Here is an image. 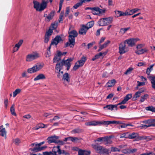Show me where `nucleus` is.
I'll list each match as a JSON object with an SVG mask.
<instances>
[{
	"instance_id": "40",
	"label": "nucleus",
	"mask_w": 155,
	"mask_h": 155,
	"mask_svg": "<svg viewBox=\"0 0 155 155\" xmlns=\"http://www.w3.org/2000/svg\"><path fill=\"white\" fill-rule=\"evenodd\" d=\"M53 1V0H42V2L46 8L47 3L49 2L52 3Z\"/></svg>"
},
{
	"instance_id": "21",
	"label": "nucleus",
	"mask_w": 155,
	"mask_h": 155,
	"mask_svg": "<svg viewBox=\"0 0 155 155\" xmlns=\"http://www.w3.org/2000/svg\"><path fill=\"white\" fill-rule=\"evenodd\" d=\"M86 60V58L84 56H83L81 58L80 60L78 61L77 62H78V64H80L81 67H82L84 64Z\"/></svg>"
},
{
	"instance_id": "18",
	"label": "nucleus",
	"mask_w": 155,
	"mask_h": 155,
	"mask_svg": "<svg viewBox=\"0 0 155 155\" xmlns=\"http://www.w3.org/2000/svg\"><path fill=\"white\" fill-rule=\"evenodd\" d=\"M0 135L2 137H6V132L5 128H3V126H0Z\"/></svg>"
},
{
	"instance_id": "46",
	"label": "nucleus",
	"mask_w": 155,
	"mask_h": 155,
	"mask_svg": "<svg viewBox=\"0 0 155 155\" xmlns=\"http://www.w3.org/2000/svg\"><path fill=\"white\" fill-rule=\"evenodd\" d=\"M59 154L60 155H69V153L66 151H65L64 150H61V151L59 153Z\"/></svg>"
},
{
	"instance_id": "27",
	"label": "nucleus",
	"mask_w": 155,
	"mask_h": 155,
	"mask_svg": "<svg viewBox=\"0 0 155 155\" xmlns=\"http://www.w3.org/2000/svg\"><path fill=\"white\" fill-rule=\"evenodd\" d=\"M58 21H55L54 23L51 24L49 28H51L53 31V30H56L58 27Z\"/></svg>"
},
{
	"instance_id": "10",
	"label": "nucleus",
	"mask_w": 155,
	"mask_h": 155,
	"mask_svg": "<svg viewBox=\"0 0 155 155\" xmlns=\"http://www.w3.org/2000/svg\"><path fill=\"white\" fill-rule=\"evenodd\" d=\"M111 137V136H106L104 137H99L96 140H94L95 142H96L97 141L98 142H107V143H105V144H108V142L110 141V139Z\"/></svg>"
},
{
	"instance_id": "42",
	"label": "nucleus",
	"mask_w": 155,
	"mask_h": 155,
	"mask_svg": "<svg viewBox=\"0 0 155 155\" xmlns=\"http://www.w3.org/2000/svg\"><path fill=\"white\" fill-rule=\"evenodd\" d=\"M121 152L125 154L130 153H131V150L129 149H126L122 150Z\"/></svg>"
},
{
	"instance_id": "43",
	"label": "nucleus",
	"mask_w": 155,
	"mask_h": 155,
	"mask_svg": "<svg viewBox=\"0 0 155 155\" xmlns=\"http://www.w3.org/2000/svg\"><path fill=\"white\" fill-rule=\"evenodd\" d=\"M140 95V94L139 93L137 92L135 94V95L134 97L133 98V100L135 101L137 100V98H139Z\"/></svg>"
},
{
	"instance_id": "23",
	"label": "nucleus",
	"mask_w": 155,
	"mask_h": 155,
	"mask_svg": "<svg viewBox=\"0 0 155 155\" xmlns=\"http://www.w3.org/2000/svg\"><path fill=\"white\" fill-rule=\"evenodd\" d=\"M116 82V80L115 79H113L109 81L107 83V84L108 87H111L114 86Z\"/></svg>"
},
{
	"instance_id": "17",
	"label": "nucleus",
	"mask_w": 155,
	"mask_h": 155,
	"mask_svg": "<svg viewBox=\"0 0 155 155\" xmlns=\"http://www.w3.org/2000/svg\"><path fill=\"white\" fill-rule=\"evenodd\" d=\"M60 146H58L56 147H53L52 152V154L53 155H56L57 153H58L59 154V153L61 151V149H60Z\"/></svg>"
},
{
	"instance_id": "15",
	"label": "nucleus",
	"mask_w": 155,
	"mask_h": 155,
	"mask_svg": "<svg viewBox=\"0 0 155 155\" xmlns=\"http://www.w3.org/2000/svg\"><path fill=\"white\" fill-rule=\"evenodd\" d=\"M88 30V28L86 27V26L83 25L79 31V33L81 35H85Z\"/></svg>"
},
{
	"instance_id": "19",
	"label": "nucleus",
	"mask_w": 155,
	"mask_h": 155,
	"mask_svg": "<svg viewBox=\"0 0 155 155\" xmlns=\"http://www.w3.org/2000/svg\"><path fill=\"white\" fill-rule=\"evenodd\" d=\"M55 13V12L54 11H52L50 12V13L48 15L47 18L46 19V21H49L51 20H52L54 16Z\"/></svg>"
},
{
	"instance_id": "12",
	"label": "nucleus",
	"mask_w": 155,
	"mask_h": 155,
	"mask_svg": "<svg viewBox=\"0 0 155 155\" xmlns=\"http://www.w3.org/2000/svg\"><path fill=\"white\" fill-rule=\"evenodd\" d=\"M132 97V94H131L127 95L124 98V100L122 101L120 103L118 104L121 105L122 104H125Z\"/></svg>"
},
{
	"instance_id": "30",
	"label": "nucleus",
	"mask_w": 155,
	"mask_h": 155,
	"mask_svg": "<svg viewBox=\"0 0 155 155\" xmlns=\"http://www.w3.org/2000/svg\"><path fill=\"white\" fill-rule=\"evenodd\" d=\"M82 139L80 138L77 137H71L70 140L74 143H76L81 140Z\"/></svg>"
},
{
	"instance_id": "39",
	"label": "nucleus",
	"mask_w": 155,
	"mask_h": 155,
	"mask_svg": "<svg viewBox=\"0 0 155 155\" xmlns=\"http://www.w3.org/2000/svg\"><path fill=\"white\" fill-rule=\"evenodd\" d=\"M21 91V90L20 89H17L13 92V97H15L17 95L20 93Z\"/></svg>"
},
{
	"instance_id": "1",
	"label": "nucleus",
	"mask_w": 155,
	"mask_h": 155,
	"mask_svg": "<svg viewBox=\"0 0 155 155\" xmlns=\"http://www.w3.org/2000/svg\"><path fill=\"white\" fill-rule=\"evenodd\" d=\"M73 60V58H68L66 60H62L61 62H59L57 63L56 65L55 69L56 70L60 71L63 68V65L65 66V67H67V70H68L70 68L71 65V62Z\"/></svg>"
},
{
	"instance_id": "8",
	"label": "nucleus",
	"mask_w": 155,
	"mask_h": 155,
	"mask_svg": "<svg viewBox=\"0 0 155 155\" xmlns=\"http://www.w3.org/2000/svg\"><path fill=\"white\" fill-rule=\"evenodd\" d=\"M126 43L124 42L120 44L119 45V52L120 54H122L125 53L128 51V49L126 47Z\"/></svg>"
},
{
	"instance_id": "60",
	"label": "nucleus",
	"mask_w": 155,
	"mask_h": 155,
	"mask_svg": "<svg viewBox=\"0 0 155 155\" xmlns=\"http://www.w3.org/2000/svg\"><path fill=\"white\" fill-rule=\"evenodd\" d=\"M151 124L150 125V126H153V127H155V119H151V121H150Z\"/></svg>"
},
{
	"instance_id": "11",
	"label": "nucleus",
	"mask_w": 155,
	"mask_h": 155,
	"mask_svg": "<svg viewBox=\"0 0 155 155\" xmlns=\"http://www.w3.org/2000/svg\"><path fill=\"white\" fill-rule=\"evenodd\" d=\"M61 41H62V40L61 37L60 36H57L51 42L50 46H51V45H57L58 43Z\"/></svg>"
},
{
	"instance_id": "38",
	"label": "nucleus",
	"mask_w": 155,
	"mask_h": 155,
	"mask_svg": "<svg viewBox=\"0 0 155 155\" xmlns=\"http://www.w3.org/2000/svg\"><path fill=\"white\" fill-rule=\"evenodd\" d=\"M133 70V68L130 67L125 72H124V74L127 75L130 74Z\"/></svg>"
},
{
	"instance_id": "7",
	"label": "nucleus",
	"mask_w": 155,
	"mask_h": 155,
	"mask_svg": "<svg viewBox=\"0 0 155 155\" xmlns=\"http://www.w3.org/2000/svg\"><path fill=\"white\" fill-rule=\"evenodd\" d=\"M39 57V54L37 53L29 54L26 56V61H31Z\"/></svg>"
},
{
	"instance_id": "57",
	"label": "nucleus",
	"mask_w": 155,
	"mask_h": 155,
	"mask_svg": "<svg viewBox=\"0 0 155 155\" xmlns=\"http://www.w3.org/2000/svg\"><path fill=\"white\" fill-rule=\"evenodd\" d=\"M102 152L101 153H105L107 154H108V152L109 150L106 149L104 147H103V149H102Z\"/></svg>"
},
{
	"instance_id": "13",
	"label": "nucleus",
	"mask_w": 155,
	"mask_h": 155,
	"mask_svg": "<svg viewBox=\"0 0 155 155\" xmlns=\"http://www.w3.org/2000/svg\"><path fill=\"white\" fill-rule=\"evenodd\" d=\"M120 105V104H117L115 105H107L104 107L103 108L104 109H105V108H107L108 110H114V109L115 108V110H117V106Z\"/></svg>"
},
{
	"instance_id": "31",
	"label": "nucleus",
	"mask_w": 155,
	"mask_h": 155,
	"mask_svg": "<svg viewBox=\"0 0 155 155\" xmlns=\"http://www.w3.org/2000/svg\"><path fill=\"white\" fill-rule=\"evenodd\" d=\"M10 111L12 115L16 116L17 115L15 112V104H13L10 109Z\"/></svg>"
},
{
	"instance_id": "47",
	"label": "nucleus",
	"mask_w": 155,
	"mask_h": 155,
	"mask_svg": "<svg viewBox=\"0 0 155 155\" xmlns=\"http://www.w3.org/2000/svg\"><path fill=\"white\" fill-rule=\"evenodd\" d=\"M151 119H148L147 120H145L144 121H143L142 122L144 123L146 125H148V127H150V125L151 123Z\"/></svg>"
},
{
	"instance_id": "32",
	"label": "nucleus",
	"mask_w": 155,
	"mask_h": 155,
	"mask_svg": "<svg viewBox=\"0 0 155 155\" xmlns=\"http://www.w3.org/2000/svg\"><path fill=\"white\" fill-rule=\"evenodd\" d=\"M94 24V21H93L88 22L86 25V27L88 28V29L91 28Z\"/></svg>"
},
{
	"instance_id": "52",
	"label": "nucleus",
	"mask_w": 155,
	"mask_h": 155,
	"mask_svg": "<svg viewBox=\"0 0 155 155\" xmlns=\"http://www.w3.org/2000/svg\"><path fill=\"white\" fill-rule=\"evenodd\" d=\"M109 124H121L122 123L119 121H109Z\"/></svg>"
},
{
	"instance_id": "34",
	"label": "nucleus",
	"mask_w": 155,
	"mask_h": 155,
	"mask_svg": "<svg viewBox=\"0 0 155 155\" xmlns=\"http://www.w3.org/2000/svg\"><path fill=\"white\" fill-rule=\"evenodd\" d=\"M149 95L148 94H145L143 96H141L140 97V101L141 102H142L147 99Z\"/></svg>"
},
{
	"instance_id": "2",
	"label": "nucleus",
	"mask_w": 155,
	"mask_h": 155,
	"mask_svg": "<svg viewBox=\"0 0 155 155\" xmlns=\"http://www.w3.org/2000/svg\"><path fill=\"white\" fill-rule=\"evenodd\" d=\"M69 34V46L71 48L73 47L75 44V38L78 35L77 32L74 30L70 31L69 28L68 31Z\"/></svg>"
},
{
	"instance_id": "58",
	"label": "nucleus",
	"mask_w": 155,
	"mask_h": 155,
	"mask_svg": "<svg viewBox=\"0 0 155 155\" xmlns=\"http://www.w3.org/2000/svg\"><path fill=\"white\" fill-rule=\"evenodd\" d=\"M129 134V133H126L124 134H122L120 137V138H127L128 137V135Z\"/></svg>"
},
{
	"instance_id": "25",
	"label": "nucleus",
	"mask_w": 155,
	"mask_h": 155,
	"mask_svg": "<svg viewBox=\"0 0 155 155\" xmlns=\"http://www.w3.org/2000/svg\"><path fill=\"white\" fill-rule=\"evenodd\" d=\"M85 2V0H81L79 2H78L76 4H75L73 6V8L75 9H77L79 7L81 6L83 3Z\"/></svg>"
},
{
	"instance_id": "14",
	"label": "nucleus",
	"mask_w": 155,
	"mask_h": 155,
	"mask_svg": "<svg viewBox=\"0 0 155 155\" xmlns=\"http://www.w3.org/2000/svg\"><path fill=\"white\" fill-rule=\"evenodd\" d=\"M58 138V137L57 136H54L51 137H49L47 138L48 142L49 144L52 143H56L57 142V139Z\"/></svg>"
},
{
	"instance_id": "20",
	"label": "nucleus",
	"mask_w": 155,
	"mask_h": 155,
	"mask_svg": "<svg viewBox=\"0 0 155 155\" xmlns=\"http://www.w3.org/2000/svg\"><path fill=\"white\" fill-rule=\"evenodd\" d=\"M139 137L138 134L137 133H133L130 134H129L128 138L130 139L138 138Z\"/></svg>"
},
{
	"instance_id": "37",
	"label": "nucleus",
	"mask_w": 155,
	"mask_h": 155,
	"mask_svg": "<svg viewBox=\"0 0 155 155\" xmlns=\"http://www.w3.org/2000/svg\"><path fill=\"white\" fill-rule=\"evenodd\" d=\"M130 27L125 28H122L120 29V33L122 34H124L126 31L130 29Z\"/></svg>"
},
{
	"instance_id": "45",
	"label": "nucleus",
	"mask_w": 155,
	"mask_h": 155,
	"mask_svg": "<svg viewBox=\"0 0 155 155\" xmlns=\"http://www.w3.org/2000/svg\"><path fill=\"white\" fill-rule=\"evenodd\" d=\"M81 67L80 64H78V62H76L75 65L73 68V70L74 71L77 70L79 67Z\"/></svg>"
},
{
	"instance_id": "24",
	"label": "nucleus",
	"mask_w": 155,
	"mask_h": 155,
	"mask_svg": "<svg viewBox=\"0 0 155 155\" xmlns=\"http://www.w3.org/2000/svg\"><path fill=\"white\" fill-rule=\"evenodd\" d=\"M46 77L45 75L42 74H38L36 77H35L34 80L35 81H36L40 79H45Z\"/></svg>"
},
{
	"instance_id": "54",
	"label": "nucleus",
	"mask_w": 155,
	"mask_h": 155,
	"mask_svg": "<svg viewBox=\"0 0 155 155\" xmlns=\"http://www.w3.org/2000/svg\"><path fill=\"white\" fill-rule=\"evenodd\" d=\"M64 1V0H60L59 9L58 12L59 13L61 10Z\"/></svg>"
},
{
	"instance_id": "64",
	"label": "nucleus",
	"mask_w": 155,
	"mask_h": 155,
	"mask_svg": "<svg viewBox=\"0 0 155 155\" xmlns=\"http://www.w3.org/2000/svg\"><path fill=\"white\" fill-rule=\"evenodd\" d=\"M127 12V15H132L133 14V12H132V10H130L129 9H128L126 10Z\"/></svg>"
},
{
	"instance_id": "55",
	"label": "nucleus",
	"mask_w": 155,
	"mask_h": 155,
	"mask_svg": "<svg viewBox=\"0 0 155 155\" xmlns=\"http://www.w3.org/2000/svg\"><path fill=\"white\" fill-rule=\"evenodd\" d=\"M64 1V0H60L59 9L58 12L59 13L61 10Z\"/></svg>"
},
{
	"instance_id": "6",
	"label": "nucleus",
	"mask_w": 155,
	"mask_h": 155,
	"mask_svg": "<svg viewBox=\"0 0 155 155\" xmlns=\"http://www.w3.org/2000/svg\"><path fill=\"white\" fill-rule=\"evenodd\" d=\"M45 143V142L43 141L39 143L35 144V147L34 148L32 149L31 148L30 149L31 151L34 152H36L39 151H41L45 148L46 147L40 146L42 144Z\"/></svg>"
},
{
	"instance_id": "4",
	"label": "nucleus",
	"mask_w": 155,
	"mask_h": 155,
	"mask_svg": "<svg viewBox=\"0 0 155 155\" xmlns=\"http://www.w3.org/2000/svg\"><path fill=\"white\" fill-rule=\"evenodd\" d=\"M43 63H37L32 68L28 69L27 70V72L30 74L36 72L41 70L44 67Z\"/></svg>"
},
{
	"instance_id": "9",
	"label": "nucleus",
	"mask_w": 155,
	"mask_h": 155,
	"mask_svg": "<svg viewBox=\"0 0 155 155\" xmlns=\"http://www.w3.org/2000/svg\"><path fill=\"white\" fill-rule=\"evenodd\" d=\"M139 39L137 38H131L130 39L125 40L124 42L125 43L128 44V46L133 47L135 45V43Z\"/></svg>"
},
{
	"instance_id": "36",
	"label": "nucleus",
	"mask_w": 155,
	"mask_h": 155,
	"mask_svg": "<svg viewBox=\"0 0 155 155\" xmlns=\"http://www.w3.org/2000/svg\"><path fill=\"white\" fill-rule=\"evenodd\" d=\"M61 59V58L58 56V55H56L54 57L53 60V62L54 63L59 62Z\"/></svg>"
},
{
	"instance_id": "29",
	"label": "nucleus",
	"mask_w": 155,
	"mask_h": 155,
	"mask_svg": "<svg viewBox=\"0 0 155 155\" xmlns=\"http://www.w3.org/2000/svg\"><path fill=\"white\" fill-rule=\"evenodd\" d=\"M62 79L64 81H66L68 82H70L69 77L68 73H65L63 75Z\"/></svg>"
},
{
	"instance_id": "35",
	"label": "nucleus",
	"mask_w": 155,
	"mask_h": 155,
	"mask_svg": "<svg viewBox=\"0 0 155 155\" xmlns=\"http://www.w3.org/2000/svg\"><path fill=\"white\" fill-rule=\"evenodd\" d=\"M146 110H147L153 112H155V107L150 106L146 107Z\"/></svg>"
},
{
	"instance_id": "56",
	"label": "nucleus",
	"mask_w": 155,
	"mask_h": 155,
	"mask_svg": "<svg viewBox=\"0 0 155 155\" xmlns=\"http://www.w3.org/2000/svg\"><path fill=\"white\" fill-rule=\"evenodd\" d=\"M111 150L112 152H119L120 151V150L117 147H112L111 148Z\"/></svg>"
},
{
	"instance_id": "5",
	"label": "nucleus",
	"mask_w": 155,
	"mask_h": 155,
	"mask_svg": "<svg viewBox=\"0 0 155 155\" xmlns=\"http://www.w3.org/2000/svg\"><path fill=\"white\" fill-rule=\"evenodd\" d=\"M33 3L34 4V8L37 11L41 12L46 8L42 2L40 4L37 1H33Z\"/></svg>"
},
{
	"instance_id": "48",
	"label": "nucleus",
	"mask_w": 155,
	"mask_h": 155,
	"mask_svg": "<svg viewBox=\"0 0 155 155\" xmlns=\"http://www.w3.org/2000/svg\"><path fill=\"white\" fill-rule=\"evenodd\" d=\"M100 122L93 121L89 122V125L96 126L99 124H100Z\"/></svg>"
},
{
	"instance_id": "49",
	"label": "nucleus",
	"mask_w": 155,
	"mask_h": 155,
	"mask_svg": "<svg viewBox=\"0 0 155 155\" xmlns=\"http://www.w3.org/2000/svg\"><path fill=\"white\" fill-rule=\"evenodd\" d=\"M115 16L116 17H119L121 16L120 14L121 13V11H115Z\"/></svg>"
},
{
	"instance_id": "16",
	"label": "nucleus",
	"mask_w": 155,
	"mask_h": 155,
	"mask_svg": "<svg viewBox=\"0 0 155 155\" xmlns=\"http://www.w3.org/2000/svg\"><path fill=\"white\" fill-rule=\"evenodd\" d=\"M92 148H93L98 153H101L102 152L103 147L100 146H97L95 144H92Z\"/></svg>"
},
{
	"instance_id": "33",
	"label": "nucleus",
	"mask_w": 155,
	"mask_h": 155,
	"mask_svg": "<svg viewBox=\"0 0 155 155\" xmlns=\"http://www.w3.org/2000/svg\"><path fill=\"white\" fill-rule=\"evenodd\" d=\"M154 64H153L150 66L149 68H148L146 71V73L147 74L149 75L150 74V72L153 70V67L154 66Z\"/></svg>"
},
{
	"instance_id": "53",
	"label": "nucleus",
	"mask_w": 155,
	"mask_h": 155,
	"mask_svg": "<svg viewBox=\"0 0 155 155\" xmlns=\"http://www.w3.org/2000/svg\"><path fill=\"white\" fill-rule=\"evenodd\" d=\"M64 16V13L61 12V13L60 16L58 19V22L59 23L61 22L63 20L62 18Z\"/></svg>"
},
{
	"instance_id": "61",
	"label": "nucleus",
	"mask_w": 155,
	"mask_h": 155,
	"mask_svg": "<svg viewBox=\"0 0 155 155\" xmlns=\"http://www.w3.org/2000/svg\"><path fill=\"white\" fill-rule=\"evenodd\" d=\"M137 82L138 83V85L137 87V89H138V87L143 86L145 84V82H140L139 81H137Z\"/></svg>"
},
{
	"instance_id": "62",
	"label": "nucleus",
	"mask_w": 155,
	"mask_h": 155,
	"mask_svg": "<svg viewBox=\"0 0 155 155\" xmlns=\"http://www.w3.org/2000/svg\"><path fill=\"white\" fill-rule=\"evenodd\" d=\"M70 12V9L69 7H67L66 8V12L65 13L64 16L65 17L68 16Z\"/></svg>"
},
{
	"instance_id": "50",
	"label": "nucleus",
	"mask_w": 155,
	"mask_h": 155,
	"mask_svg": "<svg viewBox=\"0 0 155 155\" xmlns=\"http://www.w3.org/2000/svg\"><path fill=\"white\" fill-rule=\"evenodd\" d=\"M13 142L16 145H18L21 142V141L19 139L16 138L14 140Z\"/></svg>"
},
{
	"instance_id": "41",
	"label": "nucleus",
	"mask_w": 155,
	"mask_h": 155,
	"mask_svg": "<svg viewBox=\"0 0 155 155\" xmlns=\"http://www.w3.org/2000/svg\"><path fill=\"white\" fill-rule=\"evenodd\" d=\"M53 33V31L51 28H49L48 30L46 32L45 35L50 36Z\"/></svg>"
},
{
	"instance_id": "28",
	"label": "nucleus",
	"mask_w": 155,
	"mask_h": 155,
	"mask_svg": "<svg viewBox=\"0 0 155 155\" xmlns=\"http://www.w3.org/2000/svg\"><path fill=\"white\" fill-rule=\"evenodd\" d=\"M92 13L94 15H99V8L98 7H95L92 8Z\"/></svg>"
},
{
	"instance_id": "3",
	"label": "nucleus",
	"mask_w": 155,
	"mask_h": 155,
	"mask_svg": "<svg viewBox=\"0 0 155 155\" xmlns=\"http://www.w3.org/2000/svg\"><path fill=\"white\" fill-rule=\"evenodd\" d=\"M113 21V18L110 17L106 18H101L98 21L99 26H106L112 23Z\"/></svg>"
},
{
	"instance_id": "22",
	"label": "nucleus",
	"mask_w": 155,
	"mask_h": 155,
	"mask_svg": "<svg viewBox=\"0 0 155 155\" xmlns=\"http://www.w3.org/2000/svg\"><path fill=\"white\" fill-rule=\"evenodd\" d=\"M147 49L146 48H141L139 50H137L135 51V53L138 54H140L147 52Z\"/></svg>"
},
{
	"instance_id": "59",
	"label": "nucleus",
	"mask_w": 155,
	"mask_h": 155,
	"mask_svg": "<svg viewBox=\"0 0 155 155\" xmlns=\"http://www.w3.org/2000/svg\"><path fill=\"white\" fill-rule=\"evenodd\" d=\"M60 117L58 116H55L53 119H51L50 120V121L51 122H52L54 121H55L57 119H59Z\"/></svg>"
},
{
	"instance_id": "26",
	"label": "nucleus",
	"mask_w": 155,
	"mask_h": 155,
	"mask_svg": "<svg viewBox=\"0 0 155 155\" xmlns=\"http://www.w3.org/2000/svg\"><path fill=\"white\" fill-rule=\"evenodd\" d=\"M83 131V129H80L79 128H77L72 130L71 132L72 134H76L81 133Z\"/></svg>"
},
{
	"instance_id": "63",
	"label": "nucleus",
	"mask_w": 155,
	"mask_h": 155,
	"mask_svg": "<svg viewBox=\"0 0 155 155\" xmlns=\"http://www.w3.org/2000/svg\"><path fill=\"white\" fill-rule=\"evenodd\" d=\"M50 36H48L47 35H45V40H44V42L45 43H47L49 40V39Z\"/></svg>"
},
{
	"instance_id": "51",
	"label": "nucleus",
	"mask_w": 155,
	"mask_h": 155,
	"mask_svg": "<svg viewBox=\"0 0 155 155\" xmlns=\"http://www.w3.org/2000/svg\"><path fill=\"white\" fill-rule=\"evenodd\" d=\"M23 42V40H21L19 41L15 45V47H17L19 48L20 47L22 43Z\"/></svg>"
},
{
	"instance_id": "44",
	"label": "nucleus",
	"mask_w": 155,
	"mask_h": 155,
	"mask_svg": "<svg viewBox=\"0 0 155 155\" xmlns=\"http://www.w3.org/2000/svg\"><path fill=\"white\" fill-rule=\"evenodd\" d=\"M110 41H107L105 42L104 44L102 45H100L101 46L102 48H104L106 47H107L108 44L110 43Z\"/></svg>"
}]
</instances>
